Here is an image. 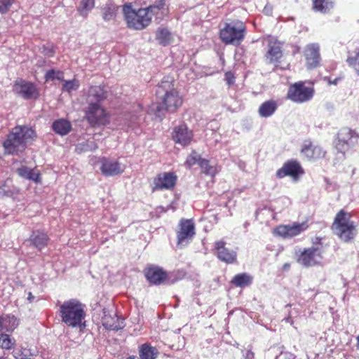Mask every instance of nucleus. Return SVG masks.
Listing matches in <instances>:
<instances>
[{
  "label": "nucleus",
  "instance_id": "bb28decb",
  "mask_svg": "<svg viewBox=\"0 0 359 359\" xmlns=\"http://www.w3.org/2000/svg\"><path fill=\"white\" fill-rule=\"evenodd\" d=\"M278 104L273 100H269L264 102L258 109V114L262 118L271 116L277 110Z\"/></svg>",
  "mask_w": 359,
  "mask_h": 359
},
{
  "label": "nucleus",
  "instance_id": "4c0bfd02",
  "mask_svg": "<svg viewBox=\"0 0 359 359\" xmlns=\"http://www.w3.org/2000/svg\"><path fill=\"white\" fill-rule=\"evenodd\" d=\"M198 165L202 170V172L205 175L214 176L217 172V169L215 165L211 164L207 159L202 158L200 160Z\"/></svg>",
  "mask_w": 359,
  "mask_h": 359
},
{
  "label": "nucleus",
  "instance_id": "ea45409f",
  "mask_svg": "<svg viewBox=\"0 0 359 359\" xmlns=\"http://www.w3.org/2000/svg\"><path fill=\"white\" fill-rule=\"evenodd\" d=\"M64 81L62 86V90L68 93L76 90L79 86L80 82L78 79H74L72 80H62Z\"/></svg>",
  "mask_w": 359,
  "mask_h": 359
},
{
  "label": "nucleus",
  "instance_id": "0eeeda50",
  "mask_svg": "<svg viewBox=\"0 0 359 359\" xmlns=\"http://www.w3.org/2000/svg\"><path fill=\"white\" fill-rule=\"evenodd\" d=\"M359 134L349 128H343L337 133L335 141V148L337 150V158L339 160L345 158V153L358 144Z\"/></svg>",
  "mask_w": 359,
  "mask_h": 359
},
{
  "label": "nucleus",
  "instance_id": "72a5a7b5",
  "mask_svg": "<svg viewBox=\"0 0 359 359\" xmlns=\"http://www.w3.org/2000/svg\"><path fill=\"white\" fill-rule=\"evenodd\" d=\"M118 7L112 3L105 4L102 8V18L104 21L113 20L116 18Z\"/></svg>",
  "mask_w": 359,
  "mask_h": 359
},
{
  "label": "nucleus",
  "instance_id": "2eb2a0df",
  "mask_svg": "<svg viewBox=\"0 0 359 359\" xmlns=\"http://www.w3.org/2000/svg\"><path fill=\"white\" fill-rule=\"evenodd\" d=\"M176 182L177 176L174 173H160L154 179L152 190L171 189L175 187Z\"/></svg>",
  "mask_w": 359,
  "mask_h": 359
},
{
  "label": "nucleus",
  "instance_id": "c756f323",
  "mask_svg": "<svg viewBox=\"0 0 359 359\" xmlns=\"http://www.w3.org/2000/svg\"><path fill=\"white\" fill-rule=\"evenodd\" d=\"M18 175L24 179L34 181L35 182H40V175L36 172L34 169L29 168L27 166L22 165L16 170Z\"/></svg>",
  "mask_w": 359,
  "mask_h": 359
},
{
  "label": "nucleus",
  "instance_id": "cd10ccee",
  "mask_svg": "<svg viewBox=\"0 0 359 359\" xmlns=\"http://www.w3.org/2000/svg\"><path fill=\"white\" fill-rule=\"evenodd\" d=\"M52 129L55 133L64 136L71 131L72 125L69 121L65 118H60L53 123Z\"/></svg>",
  "mask_w": 359,
  "mask_h": 359
},
{
  "label": "nucleus",
  "instance_id": "c9c22d12",
  "mask_svg": "<svg viewBox=\"0 0 359 359\" xmlns=\"http://www.w3.org/2000/svg\"><path fill=\"white\" fill-rule=\"evenodd\" d=\"M95 6V0H81L77 11L79 15L86 18Z\"/></svg>",
  "mask_w": 359,
  "mask_h": 359
},
{
  "label": "nucleus",
  "instance_id": "5fc2aeb1",
  "mask_svg": "<svg viewBox=\"0 0 359 359\" xmlns=\"http://www.w3.org/2000/svg\"><path fill=\"white\" fill-rule=\"evenodd\" d=\"M357 344H356V348L358 350H359V335L356 337Z\"/></svg>",
  "mask_w": 359,
  "mask_h": 359
},
{
  "label": "nucleus",
  "instance_id": "f8f14e48",
  "mask_svg": "<svg viewBox=\"0 0 359 359\" xmlns=\"http://www.w3.org/2000/svg\"><path fill=\"white\" fill-rule=\"evenodd\" d=\"M195 235V225L191 219H182L177 231V245H187Z\"/></svg>",
  "mask_w": 359,
  "mask_h": 359
},
{
  "label": "nucleus",
  "instance_id": "864d4df0",
  "mask_svg": "<svg viewBox=\"0 0 359 359\" xmlns=\"http://www.w3.org/2000/svg\"><path fill=\"white\" fill-rule=\"evenodd\" d=\"M339 79H335L333 81H329L330 84L337 85L338 83Z\"/></svg>",
  "mask_w": 359,
  "mask_h": 359
},
{
  "label": "nucleus",
  "instance_id": "b1692460",
  "mask_svg": "<svg viewBox=\"0 0 359 359\" xmlns=\"http://www.w3.org/2000/svg\"><path fill=\"white\" fill-rule=\"evenodd\" d=\"M144 8L151 16V20L155 16L156 20H161L168 11L165 0H156L153 4Z\"/></svg>",
  "mask_w": 359,
  "mask_h": 359
},
{
  "label": "nucleus",
  "instance_id": "4468645a",
  "mask_svg": "<svg viewBox=\"0 0 359 359\" xmlns=\"http://www.w3.org/2000/svg\"><path fill=\"white\" fill-rule=\"evenodd\" d=\"M194 134L185 124H180L173 128L172 138L176 144L183 147L190 144L193 140Z\"/></svg>",
  "mask_w": 359,
  "mask_h": 359
},
{
  "label": "nucleus",
  "instance_id": "052dcab7",
  "mask_svg": "<svg viewBox=\"0 0 359 359\" xmlns=\"http://www.w3.org/2000/svg\"><path fill=\"white\" fill-rule=\"evenodd\" d=\"M264 11L266 12V11H269V9H267L266 7L264 8Z\"/></svg>",
  "mask_w": 359,
  "mask_h": 359
},
{
  "label": "nucleus",
  "instance_id": "20e7f679",
  "mask_svg": "<svg viewBox=\"0 0 359 359\" xmlns=\"http://www.w3.org/2000/svg\"><path fill=\"white\" fill-rule=\"evenodd\" d=\"M351 215L341 210L335 216L332 225L333 233L345 243L352 241L358 233L355 222L351 219Z\"/></svg>",
  "mask_w": 359,
  "mask_h": 359
},
{
  "label": "nucleus",
  "instance_id": "c85d7f7f",
  "mask_svg": "<svg viewBox=\"0 0 359 359\" xmlns=\"http://www.w3.org/2000/svg\"><path fill=\"white\" fill-rule=\"evenodd\" d=\"M302 153L309 159L319 158L325 156V151L320 147L312 144L304 145Z\"/></svg>",
  "mask_w": 359,
  "mask_h": 359
},
{
  "label": "nucleus",
  "instance_id": "473e14b6",
  "mask_svg": "<svg viewBox=\"0 0 359 359\" xmlns=\"http://www.w3.org/2000/svg\"><path fill=\"white\" fill-rule=\"evenodd\" d=\"M232 284L236 287H245L252 283V277L247 273L236 274L231 280Z\"/></svg>",
  "mask_w": 359,
  "mask_h": 359
},
{
  "label": "nucleus",
  "instance_id": "6e6552de",
  "mask_svg": "<svg viewBox=\"0 0 359 359\" xmlns=\"http://www.w3.org/2000/svg\"><path fill=\"white\" fill-rule=\"evenodd\" d=\"M85 118L92 127H101L110 123V114L102 104L87 105Z\"/></svg>",
  "mask_w": 359,
  "mask_h": 359
},
{
  "label": "nucleus",
  "instance_id": "393cba45",
  "mask_svg": "<svg viewBox=\"0 0 359 359\" xmlns=\"http://www.w3.org/2000/svg\"><path fill=\"white\" fill-rule=\"evenodd\" d=\"M18 324V320L14 316H0V332H12Z\"/></svg>",
  "mask_w": 359,
  "mask_h": 359
},
{
  "label": "nucleus",
  "instance_id": "7c9ffc66",
  "mask_svg": "<svg viewBox=\"0 0 359 359\" xmlns=\"http://www.w3.org/2000/svg\"><path fill=\"white\" fill-rule=\"evenodd\" d=\"M313 8L323 13H329L334 6V0H312Z\"/></svg>",
  "mask_w": 359,
  "mask_h": 359
},
{
  "label": "nucleus",
  "instance_id": "7ed1b4c3",
  "mask_svg": "<svg viewBox=\"0 0 359 359\" xmlns=\"http://www.w3.org/2000/svg\"><path fill=\"white\" fill-rule=\"evenodd\" d=\"M85 306L76 299L65 301L60 307V315L62 323L72 327H84Z\"/></svg>",
  "mask_w": 359,
  "mask_h": 359
},
{
  "label": "nucleus",
  "instance_id": "680f3d73",
  "mask_svg": "<svg viewBox=\"0 0 359 359\" xmlns=\"http://www.w3.org/2000/svg\"><path fill=\"white\" fill-rule=\"evenodd\" d=\"M264 11L266 12V11H269V9H267L266 7L264 8Z\"/></svg>",
  "mask_w": 359,
  "mask_h": 359
},
{
  "label": "nucleus",
  "instance_id": "8fccbe9b",
  "mask_svg": "<svg viewBox=\"0 0 359 359\" xmlns=\"http://www.w3.org/2000/svg\"><path fill=\"white\" fill-rule=\"evenodd\" d=\"M13 193L10 191H6L5 187H0V197L1 196H11Z\"/></svg>",
  "mask_w": 359,
  "mask_h": 359
},
{
  "label": "nucleus",
  "instance_id": "dca6fc26",
  "mask_svg": "<svg viewBox=\"0 0 359 359\" xmlns=\"http://www.w3.org/2000/svg\"><path fill=\"white\" fill-rule=\"evenodd\" d=\"M303 172L304 171L300 164L297 161H289L285 163L283 167L277 170L276 176L278 178L290 176L294 180H297L299 175L303 174Z\"/></svg>",
  "mask_w": 359,
  "mask_h": 359
},
{
  "label": "nucleus",
  "instance_id": "de8ad7c7",
  "mask_svg": "<svg viewBox=\"0 0 359 359\" xmlns=\"http://www.w3.org/2000/svg\"><path fill=\"white\" fill-rule=\"evenodd\" d=\"M224 80L226 84L230 86L235 83V76L231 72H226L224 74Z\"/></svg>",
  "mask_w": 359,
  "mask_h": 359
},
{
  "label": "nucleus",
  "instance_id": "f03ea898",
  "mask_svg": "<svg viewBox=\"0 0 359 359\" xmlns=\"http://www.w3.org/2000/svg\"><path fill=\"white\" fill-rule=\"evenodd\" d=\"M156 94L160 100L157 106V116H161L162 111L174 113L183 103V97L175 88L174 83L168 79H163L158 86Z\"/></svg>",
  "mask_w": 359,
  "mask_h": 359
},
{
  "label": "nucleus",
  "instance_id": "f704fd0d",
  "mask_svg": "<svg viewBox=\"0 0 359 359\" xmlns=\"http://www.w3.org/2000/svg\"><path fill=\"white\" fill-rule=\"evenodd\" d=\"M156 39L161 45L166 46L171 43L172 37L168 29L160 27L156 31Z\"/></svg>",
  "mask_w": 359,
  "mask_h": 359
},
{
  "label": "nucleus",
  "instance_id": "a878e982",
  "mask_svg": "<svg viewBox=\"0 0 359 359\" xmlns=\"http://www.w3.org/2000/svg\"><path fill=\"white\" fill-rule=\"evenodd\" d=\"M48 241L49 238L47 234L39 231H33L29 238L30 244L39 250L45 248Z\"/></svg>",
  "mask_w": 359,
  "mask_h": 359
},
{
  "label": "nucleus",
  "instance_id": "6e6d98bb",
  "mask_svg": "<svg viewBox=\"0 0 359 359\" xmlns=\"http://www.w3.org/2000/svg\"><path fill=\"white\" fill-rule=\"evenodd\" d=\"M124 124L127 125L128 127H131L132 126V123H130V122L126 123Z\"/></svg>",
  "mask_w": 359,
  "mask_h": 359
},
{
  "label": "nucleus",
  "instance_id": "6ab92c4d",
  "mask_svg": "<svg viewBox=\"0 0 359 359\" xmlns=\"http://www.w3.org/2000/svg\"><path fill=\"white\" fill-rule=\"evenodd\" d=\"M226 242L218 241L215 243L217 258L226 264H232L236 260V252L225 247Z\"/></svg>",
  "mask_w": 359,
  "mask_h": 359
},
{
  "label": "nucleus",
  "instance_id": "f3484780",
  "mask_svg": "<svg viewBox=\"0 0 359 359\" xmlns=\"http://www.w3.org/2000/svg\"><path fill=\"white\" fill-rule=\"evenodd\" d=\"M306 66L309 69H313L320 65V46L318 43H311L306 46L304 50Z\"/></svg>",
  "mask_w": 359,
  "mask_h": 359
},
{
  "label": "nucleus",
  "instance_id": "4d7b16f0",
  "mask_svg": "<svg viewBox=\"0 0 359 359\" xmlns=\"http://www.w3.org/2000/svg\"><path fill=\"white\" fill-rule=\"evenodd\" d=\"M137 107H138V108H140V109H141V110L143 109V107H142V104H139L137 105Z\"/></svg>",
  "mask_w": 359,
  "mask_h": 359
},
{
  "label": "nucleus",
  "instance_id": "79ce46f5",
  "mask_svg": "<svg viewBox=\"0 0 359 359\" xmlns=\"http://www.w3.org/2000/svg\"><path fill=\"white\" fill-rule=\"evenodd\" d=\"M346 62L359 74V51L353 56H348Z\"/></svg>",
  "mask_w": 359,
  "mask_h": 359
},
{
  "label": "nucleus",
  "instance_id": "13d9d810",
  "mask_svg": "<svg viewBox=\"0 0 359 359\" xmlns=\"http://www.w3.org/2000/svg\"><path fill=\"white\" fill-rule=\"evenodd\" d=\"M320 240H321V238H316V243H318Z\"/></svg>",
  "mask_w": 359,
  "mask_h": 359
},
{
  "label": "nucleus",
  "instance_id": "423d86ee",
  "mask_svg": "<svg viewBox=\"0 0 359 359\" xmlns=\"http://www.w3.org/2000/svg\"><path fill=\"white\" fill-rule=\"evenodd\" d=\"M246 34V27L243 22L237 21L226 23L219 31V37L225 44L239 46Z\"/></svg>",
  "mask_w": 359,
  "mask_h": 359
},
{
  "label": "nucleus",
  "instance_id": "9b49d317",
  "mask_svg": "<svg viewBox=\"0 0 359 359\" xmlns=\"http://www.w3.org/2000/svg\"><path fill=\"white\" fill-rule=\"evenodd\" d=\"M13 90L18 96L27 100H36L39 96V92L36 85L22 79L17 80L15 82Z\"/></svg>",
  "mask_w": 359,
  "mask_h": 359
},
{
  "label": "nucleus",
  "instance_id": "a211bd4d",
  "mask_svg": "<svg viewBox=\"0 0 359 359\" xmlns=\"http://www.w3.org/2000/svg\"><path fill=\"white\" fill-rule=\"evenodd\" d=\"M107 97V93L100 86H90L87 92L86 102L87 105L102 104Z\"/></svg>",
  "mask_w": 359,
  "mask_h": 359
},
{
  "label": "nucleus",
  "instance_id": "412c9836",
  "mask_svg": "<svg viewBox=\"0 0 359 359\" xmlns=\"http://www.w3.org/2000/svg\"><path fill=\"white\" fill-rule=\"evenodd\" d=\"M103 326L109 330H118L124 327L123 319L119 318L114 311H107L104 310L102 317Z\"/></svg>",
  "mask_w": 359,
  "mask_h": 359
},
{
  "label": "nucleus",
  "instance_id": "37998d69",
  "mask_svg": "<svg viewBox=\"0 0 359 359\" xmlns=\"http://www.w3.org/2000/svg\"><path fill=\"white\" fill-rule=\"evenodd\" d=\"M45 78L46 80H63L62 73L60 71H55L54 69L48 71L45 74Z\"/></svg>",
  "mask_w": 359,
  "mask_h": 359
},
{
  "label": "nucleus",
  "instance_id": "c03bdc74",
  "mask_svg": "<svg viewBox=\"0 0 359 359\" xmlns=\"http://www.w3.org/2000/svg\"><path fill=\"white\" fill-rule=\"evenodd\" d=\"M202 158L196 152H192L187 158L186 164L189 167L199 163Z\"/></svg>",
  "mask_w": 359,
  "mask_h": 359
},
{
  "label": "nucleus",
  "instance_id": "2f4dec72",
  "mask_svg": "<svg viewBox=\"0 0 359 359\" xmlns=\"http://www.w3.org/2000/svg\"><path fill=\"white\" fill-rule=\"evenodd\" d=\"M139 354L140 359H155L158 351L150 344H144L140 347Z\"/></svg>",
  "mask_w": 359,
  "mask_h": 359
},
{
  "label": "nucleus",
  "instance_id": "1a4fd4ad",
  "mask_svg": "<svg viewBox=\"0 0 359 359\" xmlns=\"http://www.w3.org/2000/svg\"><path fill=\"white\" fill-rule=\"evenodd\" d=\"M314 95L313 87L299 81L292 84L287 90V98L293 102L302 104L310 101Z\"/></svg>",
  "mask_w": 359,
  "mask_h": 359
},
{
  "label": "nucleus",
  "instance_id": "f257e3e1",
  "mask_svg": "<svg viewBox=\"0 0 359 359\" xmlns=\"http://www.w3.org/2000/svg\"><path fill=\"white\" fill-rule=\"evenodd\" d=\"M37 135L32 127L24 125L14 127L3 143L5 152L18 154L36 140Z\"/></svg>",
  "mask_w": 359,
  "mask_h": 359
},
{
  "label": "nucleus",
  "instance_id": "9d476101",
  "mask_svg": "<svg viewBox=\"0 0 359 359\" xmlns=\"http://www.w3.org/2000/svg\"><path fill=\"white\" fill-rule=\"evenodd\" d=\"M323 260V250L320 246H312L302 251L298 257L299 264L310 267L320 264Z\"/></svg>",
  "mask_w": 359,
  "mask_h": 359
},
{
  "label": "nucleus",
  "instance_id": "58836bf2",
  "mask_svg": "<svg viewBox=\"0 0 359 359\" xmlns=\"http://www.w3.org/2000/svg\"><path fill=\"white\" fill-rule=\"evenodd\" d=\"M15 339L11 335L1 333L0 334V346L4 349L10 350L14 347Z\"/></svg>",
  "mask_w": 359,
  "mask_h": 359
},
{
  "label": "nucleus",
  "instance_id": "a19ab883",
  "mask_svg": "<svg viewBox=\"0 0 359 359\" xmlns=\"http://www.w3.org/2000/svg\"><path fill=\"white\" fill-rule=\"evenodd\" d=\"M13 355L16 359H31V357L33 355L31 351L26 348L14 351Z\"/></svg>",
  "mask_w": 359,
  "mask_h": 359
},
{
  "label": "nucleus",
  "instance_id": "bf43d9fd",
  "mask_svg": "<svg viewBox=\"0 0 359 359\" xmlns=\"http://www.w3.org/2000/svg\"><path fill=\"white\" fill-rule=\"evenodd\" d=\"M0 359H6V358L0 355Z\"/></svg>",
  "mask_w": 359,
  "mask_h": 359
},
{
  "label": "nucleus",
  "instance_id": "5701e85b",
  "mask_svg": "<svg viewBox=\"0 0 359 359\" xmlns=\"http://www.w3.org/2000/svg\"><path fill=\"white\" fill-rule=\"evenodd\" d=\"M145 276L149 283L160 285L167 278L166 273L161 268L151 266L145 269Z\"/></svg>",
  "mask_w": 359,
  "mask_h": 359
},
{
  "label": "nucleus",
  "instance_id": "603ef678",
  "mask_svg": "<svg viewBox=\"0 0 359 359\" xmlns=\"http://www.w3.org/2000/svg\"><path fill=\"white\" fill-rule=\"evenodd\" d=\"M34 299V295L32 294V292H29L28 293L27 300H28L29 302H32Z\"/></svg>",
  "mask_w": 359,
  "mask_h": 359
},
{
  "label": "nucleus",
  "instance_id": "aec40b11",
  "mask_svg": "<svg viewBox=\"0 0 359 359\" xmlns=\"http://www.w3.org/2000/svg\"><path fill=\"white\" fill-rule=\"evenodd\" d=\"M308 228L306 222L294 223L292 225L280 226L276 229V233L283 237L289 238L299 235Z\"/></svg>",
  "mask_w": 359,
  "mask_h": 359
},
{
  "label": "nucleus",
  "instance_id": "ddd939ff",
  "mask_svg": "<svg viewBox=\"0 0 359 359\" xmlns=\"http://www.w3.org/2000/svg\"><path fill=\"white\" fill-rule=\"evenodd\" d=\"M282 48L283 43L280 41L276 39L269 40L268 50L264 55L266 62L278 67L283 56Z\"/></svg>",
  "mask_w": 359,
  "mask_h": 359
},
{
  "label": "nucleus",
  "instance_id": "4be33fe9",
  "mask_svg": "<svg viewBox=\"0 0 359 359\" xmlns=\"http://www.w3.org/2000/svg\"><path fill=\"white\" fill-rule=\"evenodd\" d=\"M100 170L102 173L107 177L117 175L123 172V169L121 168L118 161L104 157L101 158Z\"/></svg>",
  "mask_w": 359,
  "mask_h": 359
},
{
  "label": "nucleus",
  "instance_id": "e433bc0d",
  "mask_svg": "<svg viewBox=\"0 0 359 359\" xmlns=\"http://www.w3.org/2000/svg\"><path fill=\"white\" fill-rule=\"evenodd\" d=\"M98 148L97 144L94 140H88L81 142L76 146V151L78 153L93 151Z\"/></svg>",
  "mask_w": 359,
  "mask_h": 359
},
{
  "label": "nucleus",
  "instance_id": "a18cd8bd",
  "mask_svg": "<svg viewBox=\"0 0 359 359\" xmlns=\"http://www.w3.org/2000/svg\"><path fill=\"white\" fill-rule=\"evenodd\" d=\"M13 0H0V13H6L11 8Z\"/></svg>",
  "mask_w": 359,
  "mask_h": 359
},
{
  "label": "nucleus",
  "instance_id": "49530a36",
  "mask_svg": "<svg viewBox=\"0 0 359 359\" xmlns=\"http://www.w3.org/2000/svg\"><path fill=\"white\" fill-rule=\"evenodd\" d=\"M55 48L53 44L43 45L42 47V53L47 57H53L55 54Z\"/></svg>",
  "mask_w": 359,
  "mask_h": 359
},
{
  "label": "nucleus",
  "instance_id": "3c124183",
  "mask_svg": "<svg viewBox=\"0 0 359 359\" xmlns=\"http://www.w3.org/2000/svg\"><path fill=\"white\" fill-rule=\"evenodd\" d=\"M245 359H255V353L251 350H248L245 355Z\"/></svg>",
  "mask_w": 359,
  "mask_h": 359
},
{
  "label": "nucleus",
  "instance_id": "09e8293b",
  "mask_svg": "<svg viewBox=\"0 0 359 359\" xmlns=\"http://www.w3.org/2000/svg\"><path fill=\"white\" fill-rule=\"evenodd\" d=\"M296 356L294 354L290 352H281L278 356H276V359H295Z\"/></svg>",
  "mask_w": 359,
  "mask_h": 359
},
{
  "label": "nucleus",
  "instance_id": "39448f33",
  "mask_svg": "<svg viewBox=\"0 0 359 359\" xmlns=\"http://www.w3.org/2000/svg\"><path fill=\"white\" fill-rule=\"evenodd\" d=\"M123 13L128 28L134 30H142L151 24V16L145 8L137 11L133 8L131 4L123 6Z\"/></svg>",
  "mask_w": 359,
  "mask_h": 359
}]
</instances>
